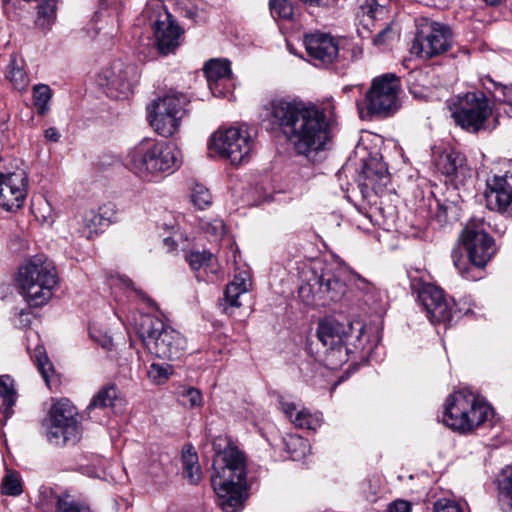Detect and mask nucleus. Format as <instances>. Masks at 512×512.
<instances>
[{"label":"nucleus","instance_id":"nucleus-1","mask_svg":"<svg viewBox=\"0 0 512 512\" xmlns=\"http://www.w3.org/2000/svg\"><path fill=\"white\" fill-rule=\"evenodd\" d=\"M270 115L299 155L323 151L330 141L326 112L302 101L276 99L270 102Z\"/></svg>","mask_w":512,"mask_h":512},{"label":"nucleus","instance_id":"nucleus-2","mask_svg":"<svg viewBox=\"0 0 512 512\" xmlns=\"http://www.w3.org/2000/svg\"><path fill=\"white\" fill-rule=\"evenodd\" d=\"M366 281L338 262H314L310 276L299 288V297L307 305L326 306L343 299L351 285H365Z\"/></svg>","mask_w":512,"mask_h":512},{"label":"nucleus","instance_id":"nucleus-3","mask_svg":"<svg viewBox=\"0 0 512 512\" xmlns=\"http://www.w3.org/2000/svg\"><path fill=\"white\" fill-rule=\"evenodd\" d=\"M211 485L224 512H239L246 498V467L243 454L233 446L218 452L213 460Z\"/></svg>","mask_w":512,"mask_h":512},{"label":"nucleus","instance_id":"nucleus-4","mask_svg":"<svg viewBox=\"0 0 512 512\" xmlns=\"http://www.w3.org/2000/svg\"><path fill=\"white\" fill-rule=\"evenodd\" d=\"M364 325L359 322H341L333 317L321 320L317 337L325 350V363L336 369L348 361V355L362 346Z\"/></svg>","mask_w":512,"mask_h":512},{"label":"nucleus","instance_id":"nucleus-5","mask_svg":"<svg viewBox=\"0 0 512 512\" xmlns=\"http://www.w3.org/2000/svg\"><path fill=\"white\" fill-rule=\"evenodd\" d=\"M494 416L491 405L469 389L449 395L444 404L443 423L461 434H468Z\"/></svg>","mask_w":512,"mask_h":512},{"label":"nucleus","instance_id":"nucleus-6","mask_svg":"<svg viewBox=\"0 0 512 512\" xmlns=\"http://www.w3.org/2000/svg\"><path fill=\"white\" fill-rule=\"evenodd\" d=\"M126 162L134 174L147 181L172 173L180 166L175 147L152 139H143L135 145L129 151Z\"/></svg>","mask_w":512,"mask_h":512},{"label":"nucleus","instance_id":"nucleus-7","mask_svg":"<svg viewBox=\"0 0 512 512\" xmlns=\"http://www.w3.org/2000/svg\"><path fill=\"white\" fill-rule=\"evenodd\" d=\"M460 241L467 252L470 266L459 248H454L451 258L455 268L466 279L476 280L470 275L472 267L484 268L496 252L494 239L487 233L481 218L470 219L462 230Z\"/></svg>","mask_w":512,"mask_h":512},{"label":"nucleus","instance_id":"nucleus-8","mask_svg":"<svg viewBox=\"0 0 512 512\" xmlns=\"http://www.w3.org/2000/svg\"><path fill=\"white\" fill-rule=\"evenodd\" d=\"M138 336L148 351L161 359L177 360L186 349V340L177 330L148 313L140 314L135 320Z\"/></svg>","mask_w":512,"mask_h":512},{"label":"nucleus","instance_id":"nucleus-9","mask_svg":"<svg viewBox=\"0 0 512 512\" xmlns=\"http://www.w3.org/2000/svg\"><path fill=\"white\" fill-rule=\"evenodd\" d=\"M18 283L22 294L31 305H44L51 299L58 284L56 267L46 256L36 255L20 267Z\"/></svg>","mask_w":512,"mask_h":512},{"label":"nucleus","instance_id":"nucleus-10","mask_svg":"<svg viewBox=\"0 0 512 512\" xmlns=\"http://www.w3.org/2000/svg\"><path fill=\"white\" fill-rule=\"evenodd\" d=\"M447 106L455 123L462 129L477 133L489 128L492 107L484 92L459 94L447 100Z\"/></svg>","mask_w":512,"mask_h":512},{"label":"nucleus","instance_id":"nucleus-11","mask_svg":"<svg viewBox=\"0 0 512 512\" xmlns=\"http://www.w3.org/2000/svg\"><path fill=\"white\" fill-rule=\"evenodd\" d=\"M188 103V97L180 92L154 99L147 107L151 127L162 137L173 136L179 130Z\"/></svg>","mask_w":512,"mask_h":512},{"label":"nucleus","instance_id":"nucleus-12","mask_svg":"<svg viewBox=\"0 0 512 512\" xmlns=\"http://www.w3.org/2000/svg\"><path fill=\"white\" fill-rule=\"evenodd\" d=\"M253 144L254 140L248 128L236 126L215 131L211 136L209 149L237 166L248 161Z\"/></svg>","mask_w":512,"mask_h":512},{"label":"nucleus","instance_id":"nucleus-13","mask_svg":"<svg viewBox=\"0 0 512 512\" xmlns=\"http://www.w3.org/2000/svg\"><path fill=\"white\" fill-rule=\"evenodd\" d=\"M416 33L411 46V53L431 59L445 53L452 44V31L449 26L428 18L418 19Z\"/></svg>","mask_w":512,"mask_h":512},{"label":"nucleus","instance_id":"nucleus-14","mask_svg":"<svg viewBox=\"0 0 512 512\" xmlns=\"http://www.w3.org/2000/svg\"><path fill=\"white\" fill-rule=\"evenodd\" d=\"M76 415V408L68 399L63 398L54 403L45 424L47 440L54 445L76 442L80 435Z\"/></svg>","mask_w":512,"mask_h":512},{"label":"nucleus","instance_id":"nucleus-15","mask_svg":"<svg viewBox=\"0 0 512 512\" xmlns=\"http://www.w3.org/2000/svg\"><path fill=\"white\" fill-rule=\"evenodd\" d=\"M400 82L395 74L375 77L366 92V108L370 116L387 117L395 113L399 104Z\"/></svg>","mask_w":512,"mask_h":512},{"label":"nucleus","instance_id":"nucleus-16","mask_svg":"<svg viewBox=\"0 0 512 512\" xmlns=\"http://www.w3.org/2000/svg\"><path fill=\"white\" fill-rule=\"evenodd\" d=\"M412 288L417 291L418 299L432 323H451L454 318L458 319L471 312L470 308L454 310L446 299L443 290L434 284L417 283L414 280Z\"/></svg>","mask_w":512,"mask_h":512},{"label":"nucleus","instance_id":"nucleus-17","mask_svg":"<svg viewBox=\"0 0 512 512\" xmlns=\"http://www.w3.org/2000/svg\"><path fill=\"white\" fill-rule=\"evenodd\" d=\"M136 78V66L116 60L100 73L98 82L106 87L110 97L125 99L132 93Z\"/></svg>","mask_w":512,"mask_h":512},{"label":"nucleus","instance_id":"nucleus-18","mask_svg":"<svg viewBox=\"0 0 512 512\" xmlns=\"http://www.w3.org/2000/svg\"><path fill=\"white\" fill-rule=\"evenodd\" d=\"M28 192V178L23 170L0 173V207L6 211L21 208Z\"/></svg>","mask_w":512,"mask_h":512},{"label":"nucleus","instance_id":"nucleus-19","mask_svg":"<svg viewBox=\"0 0 512 512\" xmlns=\"http://www.w3.org/2000/svg\"><path fill=\"white\" fill-rule=\"evenodd\" d=\"M485 199L490 210L512 216V173L488 178Z\"/></svg>","mask_w":512,"mask_h":512},{"label":"nucleus","instance_id":"nucleus-20","mask_svg":"<svg viewBox=\"0 0 512 512\" xmlns=\"http://www.w3.org/2000/svg\"><path fill=\"white\" fill-rule=\"evenodd\" d=\"M359 186L364 197L370 192L380 194L390 183V174L385 162L379 157L369 158L363 166Z\"/></svg>","mask_w":512,"mask_h":512},{"label":"nucleus","instance_id":"nucleus-21","mask_svg":"<svg viewBox=\"0 0 512 512\" xmlns=\"http://www.w3.org/2000/svg\"><path fill=\"white\" fill-rule=\"evenodd\" d=\"M154 37L159 53L167 55L179 46L182 29L167 11L159 13L153 24Z\"/></svg>","mask_w":512,"mask_h":512},{"label":"nucleus","instance_id":"nucleus-22","mask_svg":"<svg viewBox=\"0 0 512 512\" xmlns=\"http://www.w3.org/2000/svg\"><path fill=\"white\" fill-rule=\"evenodd\" d=\"M304 44L308 55L319 64H330L338 55V43L326 33L308 34L304 38Z\"/></svg>","mask_w":512,"mask_h":512},{"label":"nucleus","instance_id":"nucleus-23","mask_svg":"<svg viewBox=\"0 0 512 512\" xmlns=\"http://www.w3.org/2000/svg\"><path fill=\"white\" fill-rule=\"evenodd\" d=\"M187 261L196 272L198 281L215 282L218 280L219 265L216 257L208 251H192L187 256Z\"/></svg>","mask_w":512,"mask_h":512},{"label":"nucleus","instance_id":"nucleus-24","mask_svg":"<svg viewBox=\"0 0 512 512\" xmlns=\"http://www.w3.org/2000/svg\"><path fill=\"white\" fill-rule=\"evenodd\" d=\"M208 87L214 96H224L225 92L219 88L223 81H230L232 71L230 62L227 60L211 59L204 65Z\"/></svg>","mask_w":512,"mask_h":512},{"label":"nucleus","instance_id":"nucleus-25","mask_svg":"<svg viewBox=\"0 0 512 512\" xmlns=\"http://www.w3.org/2000/svg\"><path fill=\"white\" fill-rule=\"evenodd\" d=\"M437 167L443 175L450 179L465 177L468 171L465 157L457 151L442 154L438 159Z\"/></svg>","mask_w":512,"mask_h":512},{"label":"nucleus","instance_id":"nucleus-26","mask_svg":"<svg viewBox=\"0 0 512 512\" xmlns=\"http://www.w3.org/2000/svg\"><path fill=\"white\" fill-rule=\"evenodd\" d=\"M251 287V279L248 271H239L235 274L233 281L227 285L225 290V302L224 311L229 312V308L240 307L241 303L238 298L246 293Z\"/></svg>","mask_w":512,"mask_h":512},{"label":"nucleus","instance_id":"nucleus-27","mask_svg":"<svg viewBox=\"0 0 512 512\" xmlns=\"http://www.w3.org/2000/svg\"><path fill=\"white\" fill-rule=\"evenodd\" d=\"M183 477L192 485H197L202 479V471L198 462V455L188 447L182 451Z\"/></svg>","mask_w":512,"mask_h":512},{"label":"nucleus","instance_id":"nucleus-28","mask_svg":"<svg viewBox=\"0 0 512 512\" xmlns=\"http://www.w3.org/2000/svg\"><path fill=\"white\" fill-rule=\"evenodd\" d=\"M119 398V390L115 384L103 386L91 399L87 406V412L91 413L95 409H104L113 407Z\"/></svg>","mask_w":512,"mask_h":512},{"label":"nucleus","instance_id":"nucleus-29","mask_svg":"<svg viewBox=\"0 0 512 512\" xmlns=\"http://www.w3.org/2000/svg\"><path fill=\"white\" fill-rule=\"evenodd\" d=\"M498 503L503 512H512V466L504 469L498 479Z\"/></svg>","mask_w":512,"mask_h":512},{"label":"nucleus","instance_id":"nucleus-30","mask_svg":"<svg viewBox=\"0 0 512 512\" xmlns=\"http://www.w3.org/2000/svg\"><path fill=\"white\" fill-rule=\"evenodd\" d=\"M6 77L16 90L26 91L29 78L23 68V61H18L15 55H11Z\"/></svg>","mask_w":512,"mask_h":512},{"label":"nucleus","instance_id":"nucleus-31","mask_svg":"<svg viewBox=\"0 0 512 512\" xmlns=\"http://www.w3.org/2000/svg\"><path fill=\"white\" fill-rule=\"evenodd\" d=\"M16 402V391L9 376L0 377V408L9 417Z\"/></svg>","mask_w":512,"mask_h":512},{"label":"nucleus","instance_id":"nucleus-32","mask_svg":"<svg viewBox=\"0 0 512 512\" xmlns=\"http://www.w3.org/2000/svg\"><path fill=\"white\" fill-rule=\"evenodd\" d=\"M33 104L37 113L41 116L48 114L50 111V101L52 98V90L46 84H37L32 89Z\"/></svg>","mask_w":512,"mask_h":512},{"label":"nucleus","instance_id":"nucleus-33","mask_svg":"<svg viewBox=\"0 0 512 512\" xmlns=\"http://www.w3.org/2000/svg\"><path fill=\"white\" fill-rule=\"evenodd\" d=\"M27 349L31 353V357L34 359L43 379L47 385H49L50 377L52 376L54 369L51 362L49 361L44 346L37 344L32 352L30 346H28Z\"/></svg>","mask_w":512,"mask_h":512},{"label":"nucleus","instance_id":"nucleus-34","mask_svg":"<svg viewBox=\"0 0 512 512\" xmlns=\"http://www.w3.org/2000/svg\"><path fill=\"white\" fill-rule=\"evenodd\" d=\"M102 227H104V224L98 216L97 211L89 210L82 218V226L79 229V232L83 237L90 239L94 235H97L101 231Z\"/></svg>","mask_w":512,"mask_h":512},{"label":"nucleus","instance_id":"nucleus-35","mask_svg":"<svg viewBox=\"0 0 512 512\" xmlns=\"http://www.w3.org/2000/svg\"><path fill=\"white\" fill-rule=\"evenodd\" d=\"M323 417L322 413L315 412L311 413L307 409H300L293 419V424L298 428H305L310 430H316L322 425Z\"/></svg>","mask_w":512,"mask_h":512},{"label":"nucleus","instance_id":"nucleus-36","mask_svg":"<svg viewBox=\"0 0 512 512\" xmlns=\"http://www.w3.org/2000/svg\"><path fill=\"white\" fill-rule=\"evenodd\" d=\"M173 374V366L167 363H152L147 371L148 379L155 385L166 383Z\"/></svg>","mask_w":512,"mask_h":512},{"label":"nucleus","instance_id":"nucleus-37","mask_svg":"<svg viewBox=\"0 0 512 512\" xmlns=\"http://www.w3.org/2000/svg\"><path fill=\"white\" fill-rule=\"evenodd\" d=\"M286 447L293 460H300L310 453L308 441L298 435H290L286 439Z\"/></svg>","mask_w":512,"mask_h":512},{"label":"nucleus","instance_id":"nucleus-38","mask_svg":"<svg viewBox=\"0 0 512 512\" xmlns=\"http://www.w3.org/2000/svg\"><path fill=\"white\" fill-rule=\"evenodd\" d=\"M406 83L410 93L415 97L424 95L426 75L421 69H412L406 76Z\"/></svg>","mask_w":512,"mask_h":512},{"label":"nucleus","instance_id":"nucleus-39","mask_svg":"<svg viewBox=\"0 0 512 512\" xmlns=\"http://www.w3.org/2000/svg\"><path fill=\"white\" fill-rule=\"evenodd\" d=\"M56 17V0H44L38 6L37 25L41 27L49 26Z\"/></svg>","mask_w":512,"mask_h":512},{"label":"nucleus","instance_id":"nucleus-40","mask_svg":"<svg viewBox=\"0 0 512 512\" xmlns=\"http://www.w3.org/2000/svg\"><path fill=\"white\" fill-rule=\"evenodd\" d=\"M387 2L388 0H365L360 6L363 16L371 20L383 18L387 13Z\"/></svg>","mask_w":512,"mask_h":512},{"label":"nucleus","instance_id":"nucleus-41","mask_svg":"<svg viewBox=\"0 0 512 512\" xmlns=\"http://www.w3.org/2000/svg\"><path fill=\"white\" fill-rule=\"evenodd\" d=\"M200 227L214 241L221 239L222 236L225 234L224 222L219 218L201 219Z\"/></svg>","mask_w":512,"mask_h":512},{"label":"nucleus","instance_id":"nucleus-42","mask_svg":"<svg viewBox=\"0 0 512 512\" xmlns=\"http://www.w3.org/2000/svg\"><path fill=\"white\" fill-rule=\"evenodd\" d=\"M191 201L199 209H205L212 203V195L207 187L196 183L191 190Z\"/></svg>","mask_w":512,"mask_h":512},{"label":"nucleus","instance_id":"nucleus-43","mask_svg":"<svg viewBox=\"0 0 512 512\" xmlns=\"http://www.w3.org/2000/svg\"><path fill=\"white\" fill-rule=\"evenodd\" d=\"M270 12L273 18L291 19L293 16V6L288 0H270Z\"/></svg>","mask_w":512,"mask_h":512},{"label":"nucleus","instance_id":"nucleus-44","mask_svg":"<svg viewBox=\"0 0 512 512\" xmlns=\"http://www.w3.org/2000/svg\"><path fill=\"white\" fill-rule=\"evenodd\" d=\"M57 509L59 512H92L88 505L72 500L68 496L58 498Z\"/></svg>","mask_w":512,"mask_h":512},{"label":"nucleus","instance_id":"nucleus-45","mask_svg":"<svg viewBox=\"0 0 512 512\" xmlns=\"http://www.w3.org/2000/svg\"><path fill=\"white\" fill-rule=\"evenodd\" d=\"M1 492L4 495L18 496L22 493V486L18 475L9 473L2 480Z\"/></svg>","mask_w":512,"mask_h":512},{"label":"nucleus","instance_id":"nucleus-46","mask_svg":"<svg viewBox=\"0 0 512 512\" xmlns=\"http://www.w3.org/2000/svg\"><path fill=\"white\" fill-rule=\"evenodd\" d=\"M117 284L123 288L128 289L139 300L146 303L148 306L155 307L154 301L148 297L141 289L135 287V284L126 276H118L116 278Z\"/></svg>","mask_w":512,"mask_h":512},{"label":"nucleus","instance_id":"nucleus-47","mask_svg":"<svg viewBox=\"0 0 512 512\" xmlns=\"http://www.w3.org/2000/svg\"><path fill=\"white\" fill-rule=\"evenodd\" d=\"M180 395L184 399H186V404L190 408H198V407H201L203 405L202 393L200 392V390H198V389H196L194 387L184 388L180 392Z\"/></svg>","mask_w":512,"mask_h":512},{"label":"nucleus","instance_id":"nucleus-48","mask_svg":"<svg viewBox=\"0 0 512 512\" xmlns=\"http://www.w3.org/2000/svg\"><path fill=\"white\" fill-rule=\"evenodd\" d=\"M493 93L495 100L510 106V111L507 113L512 116V86L495 85Z\"/></svg>","mask_w":512,"mask_h":512},{"label":"nucleus","instance_id":"nucleus-49","mask_svg":"<svg viewBox=\"0 0 512 512\" xmlns=\"http://www.w3.org/2000/svg\"><path fill=\"white\" fill-rule=\"evenodd\" d=\"M104 226L113 222L116 218V207L113 203H106L99 207L97 211Z\"/></svg>","mask_w":512,"mask_h":512},{"label":"nucleus","instance_id":"nucleus-50","mask_svg":"<svg viewBox=\"0 0 512 512\" xmlns=\"http://www.w3.org/2000/svg\"><path fill=\"white\" fill-rule=\"evenodd\" d=\"M434 512H463V510L455 501L439 499L434 503Z\"/></svg>","mask_w":512,"mask_h":512},{"label":"nucleus","instance_id":"nucleus-51","mask_svg":"<svg viewBox=\"0 0 512 512\" xmlns=\"http://www.w3.org/2000/svg\"><path fill=\"white\" fill-rule=\"evenodd\" d=\"M410 502L406 500H395L388 505L387 512H411Z\"/></svg>","mask_w":512,"mask_h":512},{"label":"nucleus","instance_id":"nucleus-52","mask_svg":"<svg viewBox=\"0 0 512 512\" xmlns=\"http://www.w3.org/2000/svg\"><path fill=\"white\" fill-rule=\"evenodd\" d=\"M394 35L393 30L390 26H386L385 28H382L373 38V43L375 45H382L384 44L388 39L392 38Z\"/></svg>","mask_w":512,"mask_h":512},{"label":"nucleus","instance_id":"nucleus-53","mask_svg":"<svg viewBox=\"0 0 512 512\" xmlns=\"http://www.w3.org/2000/svg\"><path fill=\"white\" fill-rule=\"evenodd\" d=\"M280 405H281L282 411L293 423V419L296 416V413L299 411V410H297L295 403L286 401L283 398H281Z\"/></svg>","mask_w":512,"mask_h":512},{"label":"nucleus","instance_id":"nucleus-54","mask_svg":"<svg viewBox=\"0 0 512 512\" xmlns=\"http://www.w3.org/2000/svg\"><path fill=\"white\" fill-rule=\"evenodd\" d=\"M44 136L47 140L52 142H58L60 140V133L55 127H49L44 131Z\"/></svg>","mask_w":512,"mask_h":512},{"label":"nucleus","instance_id":"nucleus-55","mask_svg":"<svg viewBox=\"0 0 512 512\" xmlns=\"http://www.w3.org/2000/svg\"><path fill=\"white\" fill-rule=\"evenodd\" d=\"M231 87H232L231 80L223 81L222 83L219 84V88H222L225 92V95L223 97H227L228 94L231 93Z\"/></svg>","mask_w":512,"mask_h":512},{"label":"nucleus","instance_id":"nucleus-56","mask_svg":"<svg viewBox=\"0 0 512 512\" xmlns=\"http://www.w3.org/2000/svg\"><path fill=\"white\" fill-rule=\"evenodd\" d=\"M111 343H112L111 338H105V339L101 342V345H102L103 347H105V348H106V347H109V346L111 345Z\"/></svg>","mask_w":512,"mask_h":512},{"label":"nucleus","instance_id":"nucleus-57","mask_svg":"<svg viewBox=\"0 0 512 512\" xmlns=\"http://www.w3.org/2000/svg\"><path fill=\"white\" fill-rule=\"evenodd\" d=\"M310 4L313 5H322L323 4V0H310Z\"/></svg>","mask_w":512,"mask_h":512},{"label":"nucleus","instance_id":"nucleus-58","mask_svg":"<svg viewBox=\"0 0 512 512\" xmlns=\"http://www.w3.org/2000/svg\"><path fill=\"white\" fill-rule=\"evenodd\" d=\"M164 243L166 245L174 244V240L172 238H165Z\"/></svg>","mask_w":512,"mask_h":512},{"label":"nucleus","instance_id":"nucleus-59","mask_svg":"<svg viewBox=\"0 0 512 512\" xmlns=\"http://www.w3.org/2000/svg\"><path fill=\"white\" fill-rule=\"evenodd\" d=\"M451 302H454V299H451ZM450 304H451V306L453 307V309H454V310H455V309H459V308H460V307H458V305H457V304H455V303H450Z\"/></svg>","mask_w":512,"mask_h":512},{"label":"nucleus","instance_id":"nucleus-60","mask_svg":"<svg viewBox=\"0 0 512 512\" xmlns=\"http://www.w3.org/2000/svg\"><path fill=\"white\" fill-rule=\"evenodd\" d=\"M3 7L5 8L9 4L10 0H1Z\"/></svg>","mask_w":512,"mask_h":512}]
</instances>
